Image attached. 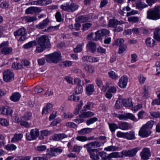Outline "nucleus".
I'll list each match as a JSON object with an SVG mask.
<instances>
[{
  "label": "nucleus",
  "instance_id": "1",
  "mask_svg": "<svg viewBox=\"0 0 160 160\" xmlns=\"http://www.w3.org/2000/svg\"><path fill=\"white\" fill-rule=\"evenodd\" d=\"M37 45L35 52L38 53L42 52L46 49L50 47V43L48 37L47 35H42L37 38Z\"/></svg>",
  "mask_w": 160,
  "mask_h": 160
},
{
  "label": "nucleus",
  "instance_id": "2",
  "mask_svg": "<svg viewBox=\"0 0 160 160\" xmlns=\"http://www.w3.org/2000/svg\"><path fill=\"white\" fill-rule=\"evenodd\" d=\"M109 33V31L106 29H100L96 32L94 34L93 32L91 33L88 35L87 39L89 40L97 41L102 39L103 37L107 36Z\"/></svg>",
  "mask_w": 160,
  "mask_h": 160
},
{
  "label": "nucleus",
  "instance_id": "3",
  "mask_svg": "<svg viewBox=\"0 0 160 160\" xmlns=\"http://www.w3.org/2000/svg\"><path fill=\"white\" fill-rule=\"evenodd\" d=\"M46 61L48 63H57L62 60V56L60 52H55L45 55Z\"/></svg>",
  "mask_w": 160,
  "mask_h": 160
},
{
  "label": "nucleus",
  "instance_id": "4",
  "mask_svg": "<svg viewBox=\"0 0 160 160\" xmlns=\"http://www.w3.org/2000/svg\"><path fill=\"white\" fill-rule=\"evenodd\" d=\"M147 18L150 19L157 20L160 18V6L155 7L153 10L147 11Z\"/></svg>",
  "mask_w": 160,
  "mask_h": 160
},
{
  "label": "nucleus",
  "instance_id": "5",
  "mask_svg": "<svg viewBox=\"0 0 160 160\" xmlns=\"http://www.w3.org/2000/svg\"><path fill=\"white\" fill-rule=\"evenodd\" d=\"M78 7L77 4L69 2L62 4L60 8L62 10L68 12H74L78 9Z\"/></svg>",
  "mask_w": 160,
  "mask_h": 160
},
{
  "label": "nucleus",
  "instance_id": "6",
  "mask_svg": "<svg viewBox=\"0 0 160 160\" xmlns=\"http://www.w3.org/2000/svg\"><path fill=\"white\" fill-rule=\"evenodd\" d=\"M39 131L37 129H34L31 130L30 133L26 134V138L29 141L36 139L38 136Z\"/></svg>",
  "mask_w": 160,
  "mask_h": 160
},
{
  "label": "nucleus",
  "instance_id": "7",
  "mask_svg": "<svg viewBox=\"0 0 160 160\" xmlns=\"http://www.w3.org/2000/svg\"><path fill=\"white\" fill-rule=\"evenodd\" d=\"M3 80L6 82L11 81L14 78V75L11 71L7 70L3 73Z\"/></svg>",
  "mask_w": 160,
  "mask_h": 160
},
{
  "label": "nucleus",
  "instance_id": "8",
  "mask_svg": "<svg viewBox=\"0 0 160 160\" xmlns=\"http://www.w3.org/2000/svg\"><path fill=\"white\" fill-rule=\"evenodd\" d=\"M42 11L41 8L32 6L27 8L25 10V13L27 14H33L36 13H38Z\"/></svg>",
  "mask_w": 160,
  "mask_h": 160
},
{
  "label": "nucleus",
  "instance_id": "9",
  "mask_svg": "<svg viewBox=\"0 0 160 160\" xmlns=\"http://www.w3.org/2000/svg\"><path fill=\"white\" fill-rule=\"evenodd\" d=\"M151 132V130L148 129L143 125L141 128L138 134L140 136L142 137H147L150 134Z\"/></svg>",
  "mask_w": 160,
  "mask_h": 160
},
{
  "label": "nucleus",
  "instance_id": "10",
  "mask_svg": "<svg viewBox=\"0 0 160 160\" xmlns=\"http://www.w3.org/2000/svg\"><path fill=\"white\" fill-rule=\"evenodd\" d=\"M141 158L144 160H147L151 156V154L149 148H144L140 153Z\"/></svg>",
  "mask_w": 160,
  "mask_h": 160
},
{
  "label": "nucleus",
  "instance_id": "11",
  "mask_svg": "<svg viewBox=\"0 0 160 160\" xmlns=\"http://www.w3.org/2000/svg\"><path fill=\"white\" fill-rule=\"evenodd\" d=\"M52 2V0H38L34 1L33 2V4L34 5L41 6H46L51 3Z\"/></svg>",
  "mask_w": 160,
  "mask_h": 160
},
{
  "label": "nucleus",
  "instance_id": "12",
  "mask_svg": "<svg viewBox=\"0 0 160 160\" xmlns=\"http://www.w3.org/2000/svg\"><path fill=\"white\" fill-rule=\"evenodd\" d=\"M128 81L127 77L125 76H123L120 79L118 85L120 88H124L126 87Z\"/></svg>",
  "mask_w": 160,
  "mask_h": 160
},
{
  "label": "nucleus",
  "instance_id": "13",
  "mask_svg": "<svg viewBox=\"0 0 160 160\" xmlns=\"http://www.w3.org/2000/svg\"><path fill=\"white\" fill-rule=\"evenodd\" d=\"M84 147L86 148L88 152L90 153H92V152H94L97 151V149L93 148H95V147L93 145L92 142H90L84 145Z\"/></svg>",
  "mask_w": 160,
  "mask_h": 160
},
{
  "label": "nucleus",
  "instance_id": "14",
  "mask_svg": "<svg viewBox=\"0 0 160 160\" xmlns=\"http://www.w3.org/2000/svg\"><path fill=\"white\" fill-rule=\"evenodd\" d=\"M135 3L136 8L140 10H142L148 6L145 3L142 2V0H138Z\"/></svg>",
  "mask_w": 160,
  "mask_h": 160
},
{
  "label": "nucleus",
  "instance_id": "15",
  "mask_svg": "<svg viewBox=\"0 0 160 160\" xmlns=\"http://www.w3.org/2000/svg\"><path fill=\"white\" fill-rule=\"evenodd\" d=\"M14 34L15 36L16 37L18 36L26 35L27 33L26 32V29L23 27L14 32Z\"/></svg>",
  "mask_w": 160,
  "mask_h": 160
},
{
  "label": "nucleus",
  "instance_id": "16",
  "mask_svg": "<svg viewBox=\"0 0 160 160\" xmlns=\"http://www.w3.org/2000/svg\"><path fill=\"white\" fill-rule=\"evenodd\" d=\"M120 157L119 152H113L107 155L105 160H113L112 159V158H117Z\"/></svg>",
  "mask_w": 160,
  "mask_h": 160
},
{
  "label": "nucleus",
  "instance_id": "17",
  "mask_svg": "<svg viewBox=\"0 0 160 160\" xmlns=\"http://www.w3.org/2000/svg\"><path fill=\"white\" fill-rule=\"evenodd\" d=\"M117 117L120 120H127L128 119H130V113H124L122 114H117Z\"/></svg>",
  "mask_w": 160,
  "mask_h": 160
},
{
  "label": "nucleus",
  "instance_id": "18",
  "mask_svg": "<svg viewBox=\"0 0 160 160\" xmlns=\"http://www.w3.org/2000/svg\"><path fill=\"white\" fill-rule=\"evenodd\" d=\"M86 93L88 95H92L94 91L93 85L89 84L87 85L86 87Z\"/></svg>",
  "mask_w": 160,
  "mask_h": 160
},
{
  "label": "nucleus",
  "instance_id": "19",
  "mask_svg": "<svg viewBox=\"0 0 160 160\" xmlns=\"http://www.w3.org/2000/svg\"><path fill=\"white\" fill-rule=\"evenodd\" d=\"M89 18L88 17L85 16H81L76 18L75 19L76 22L82 23L88 22Z\"/></svg>",
  "mask_w": 160,
  "mask_h": 160
},
{
  "label": "nucleus",
  "instance_id": "20",
  "mask_svg": "<svg viewBox=\"0 0 160 160\" xmlns=\"http://www.w3.org/2000/svg\"><path fill=\"white\" fill-rule=\"evenodd\" d=\"M87 46L89 50L92 52H94L96 50V44L94 42H89L87 44Z\"/></svg>",
  "mask_w": 160,
  "mask_h": 160
},
{
  "label": "nucleus",
  "instance_id": "21",
  "mask_svg": "<svg viewBox=\"0 0 160 160\" xmlns=\"http://www.w3.org/2000/svg\"><path fill=\"white\" fill-rule=\"evenodd\" d=\"M51 154L52 156H56L57 154L61 153L62 150L60 148H53L50 149Z\"/></svg>",
  "mask_w": 160,
  "mask_h": 160
},
{
  "label": "nucleus",
  "instance_id": "22",
  "mask_svg": "<svg viewBox=\"0 0 160 160\" xmlns=\"http://www.w3.org/2000/svg\"><path fill=\"white\" fill-rule=\"evenodd\" d=\"M94 115L93 112L91 111H88L84 112L79 115L80 118H88Z\"/></svg>",
  "mask_w": 160,
  "mask_h": 160
},
{
  "label": "nucleus",
  "instance_id": "23",
  "mask_svg": "<svg viewBox=\"0 0 160 160\" xmlns=\"http://www.w3.org/2000/svg\"><path fill=\"white\" fill-rule=\"evenodd\" d=\"M155 41L151 38H148L145 41V43L148 47H152L155 45Z\"/></svg>",
  "mask_w": 160,
  "mask_h": 160
},
{
  "label": "nucleus",
  "instance_id": "24",
  "mask_svg": "<svg viewBox=\"0 0 160 160\" xmlns=\"http://www.w3.org/2000/svg\"><path fill=\"white\" fill-rule=\"evenodd\" d=\"M67 137V135L64 133L57 134L53 136V139L55 141H59Z\"/></svg>",
  "mask_w": 160,
  "mask_h": 160
},
{
  "label": "nucleus",
  "instance_id": "25",
  "mask_svg": "<svg viewBox=\"0 0 160 160\" xmlns=\"http://www.w3.org/2000/svg\"><path fill=\"white\" fill-rule=\"evenodd\" d=\"M153 38L160 42V28H157L155 29L154 32Z\"/></svg>",
  "mask_w": 160,
  "mask_h": 160
},
{
  "label": "nucleus",
  "instance_id": "26",
  "mask_svg": "<svg viewBox=\"0 0 160 160\" xmlns=\"http://www.w3.org/2000/svg\"><path fill=\"white\" fill-rule=\"evenodd\" d=\"M20 97V94L17 92L13 93L10 97V98L12 101L17 102L19 100Z\"/></svg>",
  "mask_w": 160,
  "mask_h": 160
},
{
  "label": "nucleus",
  "instance_id": "27",
  "mask_svg": "<svg viewBox=\"0 0 160 160\" xmlns=\"http://www.w3.org/2000/svg\"><path fill=\"white\" fill-rule=\"evenodd\" d=\"M37 45V42L35 40L30 41L24 44L23 47L25 49H29L33 46H35Z\"/></svg>",
  "mask_w": 160,
  "mask_h": 160
},
{
  "label": "nucleus",
  "instance_id": "28",
  "mask_svg": "<svg viewBox=\"0 0 160 160\" xmlns=\"http://www.w3.org/2000/svg\"><path fill=\"white\" fill-rule=\"evenodd\" d=\"M22 137L23 135L22 134H15L11 140V142H15L16 141L21 140Z\"/></svg>",
  "mask_w": 160,
  "mask_h": 160
},
{
  "label": "nucleus",
  "instance_id": "29",
  "mask_svg": "<svg viewBox=\"0 0 160 160\" xmlns=\"http://www.w3.org/2000/svg\"><path fill=\"white\" fill-rule=\"evenodd\" d=\"M52 104L48 103L46 107L43 108L42 112V115L48 113L49 111L52 110Z\"/></svg>",
  "mask_w": 160,
  "mask_h": 160
},
{
  "label": "nucleus",
  "instance_id": "30",
  "mask_svg": "<svg viewBox=\"0 0 160 160\" xmlns=\"http://www.w3.org/2000/svg\"><path fill=\"white\" fill-rule=\"evenodd\" d=\"M2 53L4 55L9 54L12 52V49L10 47H4L1 50Z\"/></svg>",
  "mask_w": 160,
  "mask_h": 160
},
{
  "label": "nucleus",
  "instance_id": "31",
  "mask_svg": "<svg viewBox=\"0 0 160 160\" xmlns=\"http://www.w3.org/2000/svg\"><path fill=\"white\" fill-rule=\"evenodd\" d=\"M92 130V129L91 128H85L79 131L78 132L80 134L84 135L87 133H89L91 132Z\"/></svg>",
  "mask_w": 160,
  "mask_h": 160
},
{
  "label": "nucleus",
  "instance_id": "32",
  "mask_svg": "<svg viewBox=\"0 0 160 160\" xmlns=\"http://www.w3.org/2000/svg\"><path fill=\"white\" fill-rule=\"evenodd\" d=\"M156 123V122L153 120L148 121L146 124L144 125V127L148 129H150L152 128L153 125Z\"/></svg>",
  "mask_w": 160,
  "mask_h": 160
},
{
  "label": "nucleus",
  "instance_id": "33",
  "mask_svg": "<svg viewBox=\"0 0 160 160\" xmlns=\"http://www.w3.org/2000/svg\"><path fill=\"white\" fill-rule=\"evenodd\" d=\"M119 128L123 130H127L128 128V124L126 122H122L118 124Z\"/></svg>",
  "mask_w": 160,
  "mask_h": 160
},
{
  "label": "nucleus",
  "instance_id": "34",
  "mask_svg": "<svg viewBox=\"0 0 160 160\" xmlns=\"http://www.w3.org/2000/svg\"><path fill=\"white\" fill-rule=\"evenodd\" d=\"M98 150L96 152H92V153L90 154V157L93 159L94 160H98L99 159V155L98 153Z\"/></svg>",
  "mask_w": 160,
  "mask_h": 160
},
{
  "label": "nucleus",
  "instance_id": "35",
  "mask_svg": "<svg viewBox=\"0 0 160 160\" xmlns=\"http://www.w3.org/2000/svg\"><path fill=\"white\" fill-rule=\"evenodd\" d=\"M118 20L116 19H110L109 21L108 25L110 27H116L118 25Z\"/></svg>",
  "mask_w": 160,
  "mask_h": 160
},
{
  "label": "nucleus",
  "instance_id": "36",
  "mask_svg": "<svg viewBox=\"0 0 160 160\" xmlns=\"http://www.w3.org/2000/svg\"><path fill=\"white\" fill-rule=\"evenodd\" d=\"M131 107H132V110L134 112H135L141 109L142 107V104H139L136 106L133 107V105L132 103V102H131Z\"/></svg>",
  "mask_w": 160,
  "mask_h": 160
},
{
  "label": "nucleus",
  "instance_id": "37",
  "mask_svg": "<svg viewBox=\"0 0 160 160\" xmlns=\"http://www.w3.org/2000/svg\"><path fill=\"white\" fill-rule=\"evenodd\" d=\"M24 19L26 21L29 22L36 21L37 19L36 17L35 16L32 17L28 16L25 17Z\"/></svg>",
  "mask_w": 160,
  "mask_h": 160
},
{
  "label": "nucleus",
  "instance_id": "38",
  "mask_svg": "<svg viewBox=\"0 0 160 160\" xmlns=\"http://www.w3.org/2000/svg\"><path fill=\"white\" fill-rule=\"evenodd\" d=\"M109 126L110 130L112 132H114L116 129L119 128L118 125L115 123H109Z\"/></svg>",
  "mask_w": 160,
  "mask_h": 160
},
{
  "label": "nucleus",
  "instance_id": "39",
  "mask_svg": "<svg viewBox=\"0 0 160 160\" xmlns=\"http://www.w3.org/2000/svg\"><path fill=\"white\" fill-rule=\"evenodd\" d=\"M98 120V119L97 117L91 118L87 120L86 124L88 125H89L97 121Z\"/></svg>",
  "mask_w": 160,
  "mask_h": 160
},
{
  "label": "nucleus",
  "instance_id": "40",
  "mask_svg": "<svg viewBox=\"0 0 160 160\" xmlns=\"http://www.w3.org/2000/svg\"><path fill=\"white\" fill-rule=\"evenodd\" d=\"M75 92L76 94L82 93L83 91V88L82 85H78L75 89Z\"/></svg>",
  "mask_w": 160,
  "mask_h": 160
},
{
  "label": "nucleus",
  "instance_id": "41",
  "mask_svg": "<svg viewBox=\"0 0 160 160\" xmlns=\"http://www.w3.org/2000/svg\"><path fill=\"white\" fill-rule=\"evenodd\" d=\"M106 142V141L103 142H98V141H93L92 142L93 144V145L95 147V148H98L101 147L102 145H103Z\"/></svg>",
  "mask_w": 160,
  "mask_h": 160
},
{
  "label": "nucleus",
  "instance_id": "42",
  "mask_svg": "<svg viewBox=\"0 0 160 160\" xmlns=\"http://www.w3.org/2000/svg\"><path fill=\"white\" fill-rule=\"evenodd\" d=\"M5 148L8 151L14 150L16 148V146L12 144H8L5 146Z\"/></svg>",
  "mask_w": 160,
  "mask_h": 160
},
{
  "label": "nucleus",
  "instance_id": "43",
  "mask_svg": "<svg viewBox=\"0 0 160 160\" xmlns=\"http://www.w3.org/2000/svg\"><path fill=\"white\" fill-rule=\"evenodd\" d=\"M122 99H119L117 100L115 106L117 109H119L122 107Z\"/></svg>",
  "mask_w": 160,
  "mask_h": 160
},
{
  "label": "nucleus",
  "instance_id": "44",
  "mask_svg": "<svg viewBox=\"0 0 160 160\" xmlns=\"http://www.w3.org/2000/svg\"><path fill=\"white\" fill-rule=\"evenodd\" d=\"M84 68L85 71L88 72L92 73L93 72V68L92 66L87 65Z\"/></svg>",
  "mask_w": 160,
  "mask_h": 160
},
{
  "label": "nucleus",
  "instance_id": "45",
  "mask_svg": "<svg viewBox=\"0 0 160 160\" xmlns=\"http://www.w3.org/2000/svg\"><path fill=\"white\" fill-rule=\"evenodd\" d=\"M124 40L122 38H119L116 40L114 42V45L116 46H122L124 42Z\"/></svg>",
  "mask_w": 160,
  "mask_h": 160
},
{
  "label": "nucleus",
  "instance_id": "46",
  "mask_svg": "<svg viewBox=\"0 0 160 160\" xmlns=\"http://www.w3.org/2000/svg\"><path fill=\"white\" fill-rule=\"evenodd\" d=\"M118 148V147L111 145L105 148L104 150L107 151H114L117 150Z\"/></svg>",
  "mask_w": 160,
  "mask_h": 160
},
{
  "label": "nucleus",
  "instance_id": "47",
  "mask_svg": "<svg viewBox=\"0 0 160 160\" xmlns=\"http://www.w3.org/2000/svg\"><path fill=\"white\" fill-rule=\"evenodd\" d=\"M32 116V113L30 112H28L22 117V118L25 120H28L30 119Z\"/></svg>",
  "mask_w": 160,
  "mask_h": 160
},
{
  "label": "nucleus",
  "instance_id": "48",
  "mask_svg": "<svg viewBox=\"0 0 160 160\" xmlns=\"http://www.w3.org/2000/svg\"><path fill=\"white\" fill-rule=\"evenodd\" d=\"M57 21L58 22H61L63 21V19L62 18L61 15L59 12H57L55 15Z\"/></svg>",
  "mask_w": 160,
  "mask_h": 160
},
{
  "label": "nucleus",
  "instance_id": "49",
  "mask_svg": "<svg viewBox=\"0 0 160 160\" xmlns=\"http://www.w3.org/2000/svg\"><path fill=\"white\" fill-rule=\"evenodd\" d=\"M150 115L151 116L154 118H160V113L158 112H150Z\"/></svg>",
  "mask_w": 160,
  "mask_h": 160
},
{
  "label": "nucleus",
  "instance_id": "50",
  "mask_svg": "<svg viewBox=\"0 0 160 160\" xmlns=\"http://www.w3.org/2000/svg\"><path fill=\"white\" fill-rule=\"evenodd\" d=\"M108 73L109 77L112 79H116L118 78V75L113 71L109 72Z\"/></svg>",
  "mask_w": 160,
  "mask_h": 160
},
{
  "label": "nucleus",
  "instance_id": "51",
  "mask_svg": "<svg viewBox=\"0 0 160 160\" xmlns=\"http://www.w3.org/2000/svg\"><path fill=\"white\" fill-rule=\"evenodd\" d=\"M123 105L124 106L126 107H130V104L129 103V98L127 99L123 98L122 99Z\"/></svg>",
  "mask_w": 160,
  "mask_h": 160
},
{
  "label": "nucleus",
  "instance_id": "52",
  "mask_svg": "<svg viewBox=\"0 0 160 160\" xmlns=\"http://www.w3.org/2000/svg\"><path fill=\"white\" fill-rule=\"evenodd\" d=\"M50 134V132L47 130H42L41 132V138L40 137V138L42 139L43 138V136H46Z\"/></svg>",
  "mask_w": 160,
  "mask_h": 160
},
{
  "label": "nucleus",
  "instance_id": "53",
  "mask_svg": "<svg viewBox=\"0 0 160 160\" xmlns=\"http://www.w3.org/2000/svg\"><path fill=\"white\" fill-rule=\"evenodd\" d=\"M127 48V46L125 45H123L120 46L119 47V50L118 53L119 54L122 53L126 50Z\"/></svg>",
  "mask_w": 160,
  "mask_h": 160
},
{
  "label": "nucleus",
  "instance_id": "54",
  "mask_svg": "<svg viewBox=\"0 0 160 160\" xmlns=\"http://www.w3.org/2000/svg\"><path fill=\"white\" fill-rule=\"evenodd\" d=\"M130 10V8L128 6L124 8H123L122 10H120L119 11V13L122 15H124V14L125 13H126V12L129 11Z\"/></svg>",
  "mask_w": 160,
  "mask_h": 160
},
{
  "label": "nucleus",
  "instance_id": "55",
  "mask_svg": "<svg viewBox=\"0 0 160 160\" xmlns=\"http://www.w3.org/2000/svg\"><path fill=\"white\" fill-rule=\"evenodd\" d=\"M92 25V24L90 23L83 24L82 25L83 30L84 31L87 30L91 27Z\"/></svg>",
  "mask_w": 160,
  "mask_h": 160
},
{
  "label": "nucleus",
  "instance_id": "56",
  "mask_svg": "<svg viewBox=\"0 0 160 160\" xmlns=\"http://www.w3.org/2000/svg\"><path fill=\"white\" fill-rule=\"evenodd\" d=\"M149 87L148 86H145L144 89V92L143 93V97L145 98H147L148 96V90L149 89Z\"/></svg>",
  "mask_w": 160,
  "mask_h": 160
},
{
  "label": "nucleus",
  "instance_id": "57",
  "mask_svg": "<svg viewBox=\"0 0 160 160\" xmlns=\"http://www.w3.org/2000/svg\"><path fill=\"white\" fill-rule=\"evenodd\" d=\"M68 99L69 100L75 101L76 102L78 101L79 100L80 98L79 97H76L74 94L71 95L68 97Z\"/></svg>",
  "mask_w": 160,
  "mask_h": 160
},
{
  "label": "nucleus",
  "instance_id": "58",
  "mask_svg": "<svg viewBox=\"0 0 160 160\" xmlns=\"http://www.w3.org/2000/svg\"><path fill=\"white\" fill-rule=\"evenodd\" d=\"M139 150L138 148H135L131 150V157L135 156L138 151Z\"/></svg>",
  "mask_w": 160,
  "mask_h": 160
},
{
  "label": "nucleus",
  "instance_id": "59",
  "mask_svg": "<svg viewBox=\"0 0 160 160\" xmlns=\"http://www.w3.org/2000/svg\"><path fill=\"white\" fill-rule=\"evenodd\" d=\"M47 149L45 145H40L37 147L36 148L37 150L38 151L42 152L45 150Z\"/></svg>",
  "mask_w": 160,
  "mask_h": 160
},
{
  "label": "nucleus",
  "instance_id": "60",
  "mask_svg": "<svg viewBox=\"0 0 160 160\" xmlns=\"http://www.w3.org/2000/svg\"><path fill=\"white\" fill-rule=\"evenodd\" d=\"M0 124L4 126H7L9 124L7 120L4 118H0Z\"/></svg>",
  "mask_w": 160,
  "mask_h": 160
},
{
  "label": "nucleus",
  "instance_id": "61",
  "mask_svg": "<svg viewBox=\"0 0 160 160\" xmlns=\"http://www.w3.org/2000/svg\"><path fill=\"white\" fill-rule=\"evenodd\" d=\"M60 27V24L58 25L57 26H50L47 29V30L49 31H54L55 30H57L59 27Z\"/></svg>",
  "mask_w": 160,
  "mask_h": 160
},
{
  "label": "nucleus",
  "instance_id": "62",
  "mask_svg": "<svg viewBox=\"0 0 160 160\" xmlns=\"http://www.w3.org/2000/svg\"><path fill=\"white\" fill-rule=\"evenodd\" d=\"M76 139L81 142H84L88 140L87 137L85 136H78L76 137Z\"/></svg>",
  "mask_w": 160,
  "mask_h": 160
},
{
  "label": "nucleus",
  "instance_id": "63",
  "mask_svg": "<svg viewBox=\"0 0 160 160\" xmlns=\"http://www.w3.org/2000/svg\"><path fill=\"white\" fill-rule=\"evenodd\" d=\"M38 65L40 66L44 65L45 62V59L44 58H39L37 60Z\"/></svg>",
  "mask_w": 160,
  "mask_h": 160
},
{
  "label": "nucleus",
  "instance_id": "64",
  "mask_svg": "<svg viewBox=\"0 0 160 160\" xmlns=\"http://www.w3.org/2000/svg\"><path fill=\"white\" fill-rule=\"evenodd\" d=\"M145 115V112L143 110L140 111L138 113V115L139 119H142Z\"/></svg>",
  "mask_w": 160,
  "mask_h": 160
}]
</instances>
